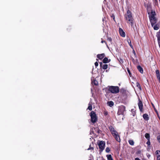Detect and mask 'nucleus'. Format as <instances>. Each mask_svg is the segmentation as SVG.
<instances>
[{
  "instance_id": "f257e3e1",
  "label": "nucleus",
  "mask_w": 160,
  "mask_h": 160,
  "mask_svg": "<svg viewBox=\"0 0 160 160\" xmlns=\"http://www.w3.org/2000/svg\"><path fill=\"white\" fill-rule=\"evenodd\" d=\"M150 22L152 27L157 22V20L155 17L156 13L154 11L152 10L150 12H148Z\"/></svg>"
},
{
  "instance_id": "f03ea898",
  "label": "nucleus",
  "mask_w": 160,
  "mask_h": 160,
  "mask_svg": "<svg viewBox=\"0 0 160 160\" xmlns=\"http://www.w3.org/2000/svg\"><path fill=\"white\" fill-rule=\"evenodd\" d=\"M125 18L126 20L128 21V22L132 26L133 24V18L130 11L128 10L127 11V13L126 15Z\"/></svg>"
},
{
  "instance_id": "7ed1b4c3",
  "label": "nucleus",
  "mask_w": 160,
  "mask_h": 160,
  "mask_svg": "<svg viewBox=\"0 0 160 160\" xmlns=\"http://www.w3.org/2000/svg\"><path fill=\"white\" fill-rule=\"evenodd\" d=\"M108 90L112 93H116L119 92V88L117 86H110L109 87Z\"/></svg>"
},
{
  "instance_id": "20e7f679",
  "label": "nucleus",
  "mask_w": 160,
  "mask_h": 160,
  "mask_svg": "<svg viewBox=\"0 0 160 160\" xmlns=\"http://www.w3.org/2000/svg\"><path fill=\"white\" fill-rule=\"evenodd\" d=\"M90 116L91 117V121L92 123L95 122L97 120V118L95 112L92 111L90 113Z\"/></svg>"
},
{
  "instance_id": "39448f33",
  "label": "nucleus",
  "mask_w": 160,
  "mask_h": 160,
  "mask_svg": "<svg viewBox=\"0 0 160 160\" xmlns=\"http://www.w3.org/2000/svg\"><path fill=\"white\" fill-rule=\"evenodd\" d=\"M125 111V107L123 106H120L119 108L118 111V115H123Z\"/></svg>"
},
{
  "instance_id": "423d86ee",
  "label": "nucleus",
  "mask_w": 160,
  "mask_h": 160,
  "mask_svg": "<svg viewBox=\"0 0 160 160\" xmlns=\"http://www.w3.org/2000/svg\"><path fill=\"white\" fill-rule=\"evenodd\" d=\"M105 143L102 141H100L98 144V146L99 148L101 150H103L105 148Z\"/></svg>"
},
{
  "instance_id": "0eeeda50",
  "label": "nucleus",
  "mask_w": 160,
  "mask_h": 160,
  "mask_svg": "<svg viewBox=\"0 0 160 160\" xmlns=\"http://www.w3.org/2000/svg\"><path fill=\"white\" fill-rule=\"evenodd\" d=\"M138 106L141 112H142L143 110V104L141 101L139 100V102L138 103Z\"/></svg>"
},
{
  "instance_id": "6e6552de",
  "label": "nucleus",
  "mask_w": 160,
  "mask_h": 160,
  "mask_svg": "<svg viewBox=\"0 0 160 160\" xmlns=\"http://www.w3.org/2000/svg\"><path fill=\"white\" fill-rule=\"evenodd\" d=\"M119 32L120 35L122 37H125V34L123 30L121 28L119 29Z\"/></svg>"
},
{
  "instance_id": "1a4fd4ad",
  "label": "nucleus",
  "mask_w": 160,
  "mask_h": 160,
  "mask_svg": "<svg viewBox=\"0 0 160 160\" xmlns=\"http://www.w3.org/2000/svg\"><path fill=\"white\" fill-rule=\"evenodd\" d=\"M156 74L157 78V79H158V80H159V81L160 83V76L159 71L158 70H157L156 71Z\"/></svg>"
},
{
  "instance_id": "9d476101",
  "label": "nucleus",
  "mask_w": 160,
  "mask_h": 160,
  "mask_svg": "<svg viewBox=\"0 0 160 160\" xmlns=\"http://www.w3.org/2000/svg\"><path fill=\"white\" fill-rule=\"evenodd\" d=\"M156 23L152 27L153 28V29L155 30H158L159 27V25L158 24H157Z\"/></svg>"
},
{
  "instance_id": "9b49d317",
  "label": "nucleus",
  "mask_w": 160,
  "mask_h": 160,
  "mask_svg": "<svg viewBox=\"0 0 160 160\" xmlns=\"http://www.w3.org/2000/svg\"><path fill=\"white\" fill-rule=\"evenodd\" d=\"M105 54L104 53H102L97 55V57L100 59H102L104 57Z\"/></svg>"
},
{
  "instance_id": "f8f14e48",
  "label": "nucleus",
  "mask_w": 160,
  "mask_h": 160,
  "mask_svg": "<svg viewBox=\"0 0 160 160\" xmlns=\"http://www.w3.org/2000/svg\"><path fill=\"white\" fill-rule=\"evenodd\" d=\"M143 118L146 120L148 121L149 119L148 115L147 114H144L143 115Z\"/></svg>"
},
{
  "instance_id": "ddd939ff",
  "label": "nucleus",
  "mask_w": 160,
  "mask_h": 160,
  "mask_svg": "<svg viewBox=\"0 0 160 160\" xmlns=\"http://www.w3.org/2000/svg\"><path fill=\"white\" fill-rule=\"evenodd\" d=\"M137 68L138 70L142 73L143 72V70L142 68L140 66H137Z\"/></svg>"
},
{
  "instance_id": "4468645a",
  "label": "nucleus",
  "mask_w": 160,
  "mask_h": 160,
  "mask_svg": "<svg viewBox=\"0 0 160 160\" xmlns=\"http://www.w3.org/2000/svg\"><path fill=\"white\" fill-rule=\"evenodd\" d=\"M115 138L116 140L118 142H120V138L118 134L117 136H116L114 137Z\"/></svg>"
},
{
  "instance_id": "2eb2a0df",
  "label": "nucleus",
  "mask_w": 160,
  "mask_h": 160,
  "mask_svg": "<svg viewBox=\"0 0 160 160\" xmlns=\"http://www.w3.org/2000/svg\"><path fill=\"white\" fill-rule=\"evenodd\" d=\"M92 82L95 85H98V81L95 79H94V78L93 79L92 78Z\"/></svg>"
},
{
  "instance_id": "dca6fc26",
  "label": "nucleus",
  "mask_w": 160,
  "mask_h": 160,
  "mask_svg": "<svg viewBox=\"0 0 160 160\" xmlns=\"http://www.w3.org/2000/svg\"><path fill=\"white\" fill-rule=\"evenodd\" d=\"M110 60H108L107 58H105L103 60V62L104 63H107L109 62Z\"/></svg>"
},
{
  "instance_id": "f3484780",
  "label": "nucleus",
  "mask_w": 160,
  "mask_h": 160,
  "mask_svg": "<svg viewBox=\"0 0 160 160\" xmlns=\"http://www.w3.org/2000/svg\"><path fill=\"white\" fill-rule=\"evenodd\" d=\"M157 37L158 42L160 41V32H158L157 33Z\"/></svg>"
},
{
  "instance_id": "a211bd4d",
  "label": "nucleus",
  "mask_w": 160,
  "mask_h": 160,
  "mask_svg": "<svg viewBox=\"0 0 160 160\" xmlns=\"http://www.w3.org/2000/svg\"><path fill=\"white\" fill-rule=\"evenodd\" d=\"M111 133L112 135L114 137L118 134L116 130H115L114 131H113V132H112Z\"/></svg>"
},
{
  "instance_id": "6ab92c4d",
  "label": "nucleus",
  "mask_w": 160,
  "mask_h": 160,
  "mask_svg": "<svg viewBox=\"0 0 160 160\" xmlns=\"http://www.w3.org/2000/svg\"><path fill=\"white\" fill-rule=\"evenodd\" d=\"M145 137L148 140H149L150 139V135L148 133H146L145 135Z\"/></svg>"
},
{
  "instance_id": "aec40b11",
  "label": "nucleus",
  "mask_w": 160,
  "mask_h": 160,
  "mask_svg": "<svg viewBox=\"0 0 160 160\" xmlns=\"http://www.w3.org/2000/svg\"><path fill=\"white\" fill-rule=\"evenodd\" d=\"M107 157L108 160H113L111 155H107Z\"/></svg>"
},
{
  "instance_id": "412c9836",
  "label": "nucleus",
  "mask_w": 160,
  "mask_h": 160,
  "mask_svg": "<svg viewBox=\"0 0 160 160\" xmlns=\"http://www.w3.org/2000/svg\"><path fill=\"white\" fill-rule=\"evenodd\" d=\"M108 105L111 107L113 105V102L112 101H110L108 103Z\"/></svg>"
},
{
  "instance_id": "4be33fe9",
  "label": "nucleus",
  "mask_w": 160,
  "mask_h": 160,
  "mask_svg": "<svg viewBox=\"0 0 160 160\" xmlns=\"http://www.w3.org/2000/svg\"><path fill=\"white\" fill-rule=\"evenodd\" d=\"M129 143L131 145H133L134 144V142L132 140H130L128 141Z\"/></svg>"
},
{
  "instance_id": "5701e85b",
  "label": "nucleus",
  "mask_w": 160,
  "mask_h": 160,
  "mask_svg": "<svg viewBox=\"0 0 160 160\" xmlns=\"http://www.w3.org/2000/svg\"><path fill=\"white\" fill-rule=\"evenodd\" d=\"M88 109L89 110H92V104L90 102L89 104V106L88 107Z\"/></svg>"
},
{
  "instance_id": "b1692460",
  "label": "nucleus",
  "mask_w": 160,
  "mask_h": 160,
  "mask_svg": "<svg viewBox=\"0 0 160 160\" xmlns=\"http://www.w3.org/2000/svg\"><path fill=\"white\" fill-rule=\"evenodd\" d=\"M156 154L157 155V156H160V151L159 150H157L155 152Z\"/></svg>"
},
{
  "instance_id": "393cba45",
  "label": "nucleus",
  "mask_w": 160,
  "mask_h": 160,
  "mask_svg": "<svg viewBox=\"0 0 160 160\" xmlns=\"http://www.w3.org/2000/svg\"><path fill=\"white\" fill-rule=\"evenodd\" d=\"M108 65L107 64H104L103 65V67H102V68L104 69H106L107 68H108Z\"/></svg>"
},
{
  "instance_id": "a878e982",
  "label": "nucleus",
  "mask_w": 160,
  "mask_h": 160,
  "mask_svg": "<svg viewBox=\"0 0 160 160\" xmlns=\"http://www.w3.org/2000/svg\"><path fill=\"white\" fill-rule=\"evenodd\" d=\"M109 129L111 132H112L113 131H114L115 130L114 128L112 127H110L109 128Z\"/></svg>"
},
{
  "instance_id": "bb28decb",
  "label": "nucleus",
  "mask_w": 160,
  "mask_h": 160,
  "mask_svg": "<svg viewBox=\"0 0 160 160\" xmlns=\"http://www.w3.org/2000/svg\"><path fill=\"white\" fill-rule=\"evenodd\" d=\"M128 42L129 43V45L131 47L133 48V46L131 44V41L130 40H128Z\"/></svg>"
},
{
  "instance_id": "cd10ccee",
  "label": "nucleus",
  "mask_w": 160,
  "mask_h": 160,
  "mask_svg": "<svg viewBox=\"0 0 160 160\" xmlns=\"http://www.w3.org/2000/svg\"><path fill=\"white\" fill-rule=\"evenodd\" d=\"M91 149L93 150V147H92L91 145H90V146H89V148H88L87 149V150H91Z\"/></svg>"
},
{
  "instance_id": "c85d7f7f",
  "label": "nucleus",
  "mask_w": 160,
  "mask_h": 160,
  "mask_svg": "<svg viewBox=\"0 0 160 160\" xmlns=\"http://www.w3.org/2000/svg\"><path fill=\"white\" fill-rule=\"evenodd\" d=\"M154 1H155L154 4L155 5L158 6V0H154Z\"/></svg>"
},
{
  "instance_id": "c756f323",
  "label": "nucleus",
  "mask_w": 160,
  "mask_h": 160,
  "mask_svg": "<svg viewBox=\"0 0 160 160\" xmlns=\"http://www.w3.org/2000/svg\"><path fill=\"white\" fill-rule=\"evenodd\" d=\"M106 151L107 152H108L110 151V150L108 148H107L106 149Z\"/></svg>"
},
{
  "instance_id": "7c9ffc66",
  "label": "nucleus",
  "mask_w": 160,
  "mask_h": 160,
  "mask_svg": "<svg viewBox=\"0 0 160 160\" xmlns=\"http://www.w3.org/2000/svg\"><path fill=\"white\" fill-rule=\"evenodd\" d=\"M157 139L158 141L160 143V136H158Z\"/></svg>"
},
{
  "instance_id": "2f4dec72",
  "label": "nucleus",
  "mask_w": 160,
  "mask_h": 160,
  "mask_svg": "<svg viewBox=\"0 0 160 160\" xmlns=\"http://www.w3.org/2000/svg\"><path fill=\"white\" fill-rule=\"evenodd\" d=\"M107 40L111 42L112 41V39L110 38H108Z\"/></svg>"
},
{
  "instance_id": "473e14b6",
  "label": "nucleus",
  "mask_w": 160,
  "mask_h": 160,
  "mask_svg": "<svg viewBox=\"0 0 160 160\" xmlns=\"http://www.w3.org/2000/svg\"><path fill=\"white\" fill-rule=\"evenodd\" d=\"M95 65L96 67H97L98 66V63L97 62H96L95 63Z\"/></svg>"
},
{
  "instance_id": "72a5a7b5",
  "label": "nucleus",
  "mask_w": 160,
  "mask_h": 160,
  "mask_svg": "<svg viewBox=\"0 0 160 160\" xmlns=\"http://www.w3.org/2000/svg\"><path fill=\"white\" fill-rule=\"evenodd\" d=\"M150 142L149 141V140H148V141L147 142V144L148 145H150Z\"/></svg>"
},
{
  "instance_id": "f704fd0d",
  "label": "nucleus",
  "mask_w": 160,
  "mask_h": 160,
  "mask_svg": "<svg viewBox=\"0 0 160 160\" xmlns=\"http://www.w3.org/2000/svg\"><path fill=\"white\" fill-rule=\"evenodd\" d=\"M157 160H160V156H157Z\"/></svg>"
},
{
  "instance_id": "c9c22d12",
  "label": "nucleus",
  "mask_w": 160,
  "mask_h": 160,
  "mask_svg": "<svg viewBox=\"0 0 160 160\" xmlns=\"http://www.w3.org/2000/svg\"><path fill=\"white\" fill-rule=\"evenodd\" d=\"M128 73H129V74L130 76H131V72H130V70H128Z\"/></svg>"
},
{
  "instance_id": "e433bc0d",
  "label": "nucleus",
  "mask_w": 160,
  "mask_h": 160,
  "mask_svg": "<svg viewBox=\"0 0 160 160\" xmlns=\"http://www.w3.org/2000/svg\"><path fill=\"white\" fill-rule=\"evenodd\" d=\"M137 86L138 87H140V85L138 83H137Z\"/></svg>"
},
{
  "instance_id": "4c0bfd02",
  "label": "nucleus",
  "mask_w": 160,
  "mask_h": 160,
  "mask_svg": "<svg viewBox=\"0 0 160 160\" xmlns=\"http://www.w3.org/2000/svg\"><path fill=\"white\" fill-rule=\"evenodd\" d=\"M135 160H140L138 158H135Z\"/></svg>"
},
{
  "instance_id": "58836bf2",
  "label": "nucleus",
  "mask_w": 160,
  "mask_h": 160,
  "mask_svg": "<svg viewBox=\"0 0 160 160\" xmlns=\"http://www.w3.org/2000/svg\"><path fill=\"white\" fill-rule=\"evenodd\" d=\"M108 112H105V113H104V114L105 115H107L108 114Z\"/></svg>"
},
{
  "instance_id": "ea45409f",
  "label": "nucleus",
  "mask_w": 160,
  "mask_h": 160,
  "mask_svg": "<svg viewBox=\"0 0 160 160\" xmlns=\"http://www.w3.org/2000/svg\"><path fill=\"white\" fill-rule=\"evenodd\" d=\"M152 106H153V108H154V110H155V111H156V110L155 109V108L154 107V106L153 105V104H152Z\"/></svg>"
},
{
  "instance_id": "a19ab883",
  "label": "nucleus",
  "mask_w": 160,
  "mask_h": 160,
  "mask_svg": "<svg viewBox=\"0 0 160 160\" xmlns=\"http://www.w3.org/2000/svg\"><path fill=\"white\" fill-rule=\"evenodd\" d=\"M104 42H105V41H103V40L102 41H101V42H102V43H103Z\"/></svg>"
},
{
  "instance_id": "79ce46f5",
  "label": "nucleus",
  "mask_w": 160,
  "mask_h": 160,
  "mask_svg": "<svg viewBox=\"0 0 160 160\" xmlns=\"http://www.w3.org/2000/svg\"><path fill=\"white\" fill-rule=\"evenodd\" d=\"M100 66L101 67V65H102V62H101V63H100Z\"/></svg>"
},
{
  "instance_id": "37998d69",
  "label": "nucleus",
  "mask_w": 160,
  "mask_h": 160,
  "mask_svg": "<svg viewBox=\"0 0 160 160\" xmlns=\"http://www.w3.org/2000/svg\"><path fill=\"white\" fill-rule=\"evenodd\" d=\"M113 19L114 20V19H115V17H113Z\"/></svg>"
},
{
  "instance_id": "c03bdc74",
  "label": "nucleus",
  "mask_w": 160,
  "mask_h": 160,
  "mask_svg": "<svg viewBox=\"0 0 160 160\" xmlns=\"http://www.w3.org/2000/svg\"><path fill=\"white\" fill-rule=\"evenodd\" d=\"M140 151L138 152V153H140Z\"/></svg>"
},
{
  "instance_id": "a18cd8bd",
  "label": "nucleus",
  "mask_w": 160,
  "mask_h": 160,
  "mask_svg": "<svg viewBox=\"0 0 160 160\" xmlns=\"http://www.w3.org/2000/svg\"><path fill=\"white\" fill-rule=\"evenodd\" d=\"M159 1L160 2V0H159Z\"/></svg>"
},
{
  "instance_id": "49530a36",
  "label": "nucleus",
  "mask_w": 160,
  "mask_h": 160,
  "mask_svg": "<svg viewBox=\"0 0 160 160\" xmlns=\"http://www.w3.org/2000/svg\"><path fill=\"white\" fill-rule=\"evenodd\" d=\"M89 160H91V159H90Z\"/></svg>"
}]
</instances>
